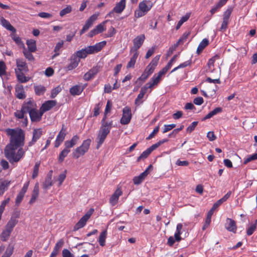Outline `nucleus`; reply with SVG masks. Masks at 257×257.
<instances>
[{"instance_id":"15","label":"nucleus","mask_w":257,"mask_h":257,"mask_svg":"<svg viewBox=\"0 0 257 257\" xmlns=\"http://www.w3.org/2000/svg\"><path fill=\"white\" fill-rule=\"evenodd\" d=\"M52 171H51L47 175L45 181L42 184L43 189L47 190L50 188L53 185V181L52 179Z\"/></svg>"},{"instance_id":"32","label":"nucleus","mask_w":257,"mask_h":257,"mask_svg":"<svg viewBox=\"0 0 257 257\" xmlns=\"http://www.w3.org/2000/svg\"><path fill=\"white\" fill-rule=\"evenodd\" d=\"M28 50L30 52H35L37 50L36 41L33 39L28 40L26 42Z\"/></svg>"},{"instance_id":"18","label":"nucleus","mask_w":257,"mask_h":257,"mask_svg":"<svg viewBox=\"0 0 257 257\" xmlns=\"http://www.w3.org/2000/svg\"><path fill=\"white\" fill-rule=\"evenodd\" d=\"M36 106L35 102L33 101L30 100L24 103L22 108L23 109V111L26 112V113H30L36 108Z\"/></svg>"},{"instance_id":"39","label":"nucleus","mask_w":257,"mask_h":257,"mask_svg":"<svg viewBox=\"0 0 257 257\" xmlns=\"http://www.w3.org/2000/svg\"><path fill=\"white\" fill-rule=\"evenodd\" d=\"M107 236V231L103 230L100 234L98 242L100 246H104L105 245V239Z\"/></svg>"},{"instance_id":"53","label":"nucleus","mask_w":257,"mask_h":257,"mask_svg":"<svg viewBox=\"0 0 257 257\" xmlns=\"http://www.w3.org/2000/svg\"><path fill=\"white\" fill-rule=\"evenodd\" d=\"M40 165V162H37L34 167V170L32 174V178L33 179L37 177L39 172V169Z\"/></svg>"},{"instance_id":"22","label":"nucleus","mask_w":257,"mask_h":257,"mask_svg":"<svg viewBox=\"0 0 257 257\" xmlns=\"http://www.w3.org/2000/svg\"><path fill=\"white\" fill-rule=\"evenodd\" d=\"M126 6V0H120L117 3L114 7V11L117 14H120L125 9Z\"/></svg>"},{"instance_id":"25","label":"nucleus","mask_w":257,"mask_h":257,"mask_svg":"<svg viewBox=\"0 0 257 257\" xmlns=\"http://www.w3.org/2000/svg\"><path fill=\"white\" fill-rule=\"evenodd\" d=\"M148 89L149 88L146 85L141 88L140 93L135 100L136 104L139 105L142 102L141 100L144 97Z\"/></svg>"},{"instance_id":"60","label":"nucleus","mask_w":257,"mask_h":257,"mask_svg":"<svg viewBox=\"0 0 257 257\" xmlns=\"http://www.w3.org/2000/svg\"><path fill=\"white\" fill-rule=\"evenodd\" d=\"M176 126L175 124H165L164 125V127L163 128V133H166L173 128H174Z\"/></svg>"},{"instance_id":"63","label":"nucleus","mask_w":257,"mask_h":257,"mask_svg":"<svg viewBox=\"0 0 257 257\" xmlns=\"http://www.w3.org/2000/svg\"><path fill=\"white\" fill-rule=\"evenodd\" d=\"M231 192L230 191L228 192L222 198L218 200L217 201L220 204H221L224 202L226 201L229 197L230 196Z\"/></svg>"},{"instance_id":"62","label":"nucleus","mask_w":257,"mask_h":257,"mask_svg":"<svg viewBox=\"0 0 257 257\" xmlns=\"http://www.w3.org/2000/svg\"><path fill=\"white\" fill-rule=\"evenodd\" d=\"M63 257H74V255L68 249H64L62 251Z\"/></svg>"},{"instance_id":"38","label":"nucleus","mask_w":257,"mask_h":257,"mask_svg":"<svg viewBox=\"0 0 257 257\" xmlns=\"http://www.w3.org/2000/svg\"><path fill=\"white\" fill-rule=\"evenodd\" d=\"M15 71L19 81L21 83H25L28 81L29 78L24 75L22 72L23 71H18V70H15Z\"/></svg>"},{"instance_id":"8","label":"nucleus","mask_w":257,"mask_h":257,"mask_svg":"<svg viewBox=\"0 0 257 257\" xmlns=\"http://www.w3.org/2000/svg\"><path fill=\"white\" fill-rule=\"evenodd\" d=\"M122 112L120 123L122 124H128L130 122L132 118L131 109L129 107L126 106L123 108Z\"/></svg>"},{"instance_id":"28","label":"nucleus","mask_w":257,"mask_h":257,"mask_svg":"<svg viewBox=\"0 0 257 257\" xmlns=\"http://www.w3.org/2000/svg\"><path fill=\"white\" fill-rule=\"evenodd\" d=\"M79 140V137L77 135L73 136L70 141H67L65 142V147L68 149L72 148L77 144Z\"/></svg>"},{"instance_id":"19","label":"nucleus","mask_w":257,"mask_h":257,"mask_svg":"<svg viewBox=\"0 0 257 257\" xmlns=\"http://www.w3.org/2000/svg\"><path fill=\"white\" fill-rule=\"evenodd\" d=\"M190 35V32H186L183 33L181 37L179 39L178 42L174 44L172 47L170 48L172 51H174L176 49V48L180 44H182L184 43L185 41L187 40L189 36Z\"/></svg>"},{"instance_id":"43","label":"nucleus","mask_w":257,"mask_h":257,"mask_svg":"<svg viewBox=\"0 0 257 257\" xmlns=\"http://www.w3.org/2000/svg\"><path fill=\"white\" fill-rule=\"evenodd\" d=\"M99 16V13L94 14L86 21L85 24L91 27L93 23L97 19Z\"/></svg>"},{"instance_id":"58","label":"nucleus","mask_w":257,"mask_h":257,"mask_svg":"<svg viewBox=\"0 0 257 257\" xmlns=\"http://www.w3.org/2000/svg\"><path fill=\"white\" fill-rule=\"evenodd\" d=\"M25 114H26V112H24L22 108L21 110H17L15 112V116L18 118H24Z\"/></svg>"},{"instance_id":"54","label":"nucleus","mask_w":257,"mask_h":257,"mask_svg":"<svg viewBox=\"0 0 257 257\" xmlns=\"http://www.w3.org/2000/svg\"><path fill=\"white\" fill-rule=\"evenodd\" d=\"M256 228V223L250 225L246 230V233L248 235H251Z\"/></svg>"},{"instance_id":"13","label":"nucleus","mask_w":257,"mask_h":257,"mask_svg":"<svg viewBox=\"0 0 257 257\" xmlns=\"http://www.w3.org/2000/svg\"><path fill=\"white\" fill-rule=\"evenodd\" d=\"M28 186H29V183L27 182V183H25L24 185V186H23L22 189H21V190L20 191V192L18 194V195L16 197V201H15L16 204L17 206L19 205V204L22 202V201L24 198V196L26 192L27 191Z\"/></svg>"},{"instance_id":"49","label":"nucleus","mask_w":257,"mask_h":257,"mask_svg":"<svg viewBox=\"0 0 257 257\" xmlns=\"http://www.w3.org/2000/svg\"><path fill=\"white\" fill-rule=\"evenodd\" d=\"M31 53L32 52L27 50L24 47L23 54L26 58L29 61H34L35 59Z\"/></svg>"},{"instance_id":"51","label":"nucleus","mask_w":257,"mask_h":257,"mask_svg":"<svg viewBox=\"0 0 257 257\" xmlns=\"http://www.w3.org/2000/svg\"><path fill=\"white\" fill-rule=\"evenodd\" d=\"M150 151L147 149L146 151H144L141 155L139 156V157L138 158L137 161H140L141 160H144L145 159L147 158L148 156L151 154Z\"/></svg>"},{"instance_id":"36","label":"nucleus","mask_w":257,"mask_h":257,"mask_svg":"<svg viewBox=\"0 0 257 257\" xmlns=\"http://www.w3.org/2000/svg\"><path fill=\"white\" fill-rule=\"evenodd\" d=\"M12 232V231L5 227V229L0 235L1 239L4 241H7L10 236Z\"/></svg>"},{"instance_id":"30","label":"nucleus","mask_w":257,"mask_h":257,"mask_svg":"<svg viewBox=\"0 0 257 257\" xmlns=\"http://www.w3.org/2000/svg\"><path fill=\"white\" fill-rule=\"evenodd\" d=\"M79 61V59L75 56L72 57L70 59V63L67 66V70H72V69L75 68L78 66Z\"/></svg>"},{"instance_id":"29","label":"nucleus","mask_w":257,"mask_h":257,"mask_svg":"<svg viewBox=\"0 0 257 257\" xmlns=\"http://www.w3.org/2000/svg\"><path fill=\"white\" fill-rule=\"evenodd\" d=\"M16 95L19 99L25 97V92L23 85L18 84L16 86Z\"/></svg>"},{"instance_id":"7","label":"nucleus","mask_w":257,"mask_h":257,"mask_svg":"<svg viewBox=\"0 0 257 257\" xmlns=\"http://www.w3.org/2000/svg\"><path fill=\"white\" fill-rule=\"evenodd\" d=\"M163 76H164V75L159 72L158 74H155L150 79V81L145 85L149 89H152L154 87L158 85L161 81V78Z\"/></svg>"},{"instance_id":"61","label":"nucleus","mask_w":257,"mask_h":257,"mask_svg":"<svg viewBox=\"0 0 257 257\" xmlns=\"http://www.w3.org/2000/svg\"><path fill=\"white\" fill-rule=\"evenodd\" d=\"M6 66L4 62L0 61V76H2L6 73Z\"/></svg>"},{"instance_id":"27","label":"nucleus","mask_w":257,"mask_h":257,"mask_svg":"<svg viewBox=\"0 0 257 257\" xmlns=\"http://www.w3.org/2000/svg\"><path fill=\"white\" fill-rule=\"evenodd\" d=\"M98 72V69L97 68H93L84 75L83 78L85 80H89L94 77Z\"/></svg>"},{"instance_id":"47","label":"nucleus","mask_w":257,"mask_h":257,"mask_svg":"<svg viewBox=\"0 0 257 257\" xmlns=\"http://www.w3.org/2000/svg\"><path fill=\"white\" fill-rule=\"evenodd\" d=\"M107 22V20L105 21L100 23V24L98 25L97 26H96V27L94 29L96 31V33L99 34L105 30V25Z\"/></svg>"},{"instance_id":"16","label":"nucleus","mask_w":257,"mask_h":257,"mask_svg":"<svg viewBox=\"0 0 257 257\" xmlns=\"http://www.w3.org/2000/svg\"><path fill=\"white\" fill-rule=\"evenodd\" d=\"M122 193L120 188H118L111 196L109 200L110 203L113 206L115 205L117 203L118 198Z\"/></svg>"},{"instance_id":"31","label":"nucleus","mask_w":257,"mask_h":257,"mask_svg":"<svg viewBox=\"0 0 257 257\" xmlns=\"http://www.w3.org/2000/svg\"><path fill=\"white\" fill-rule=\"evenodd\" d=\"M131 53L133 54V55L131 58L130 61L127 64L126 68L127 69L135 67L137 59L139 56V52H131Z\"/></svg>"},{"instance_id":"1","label":"nucleus","mask_w":257,"mask_h":257,"mask_svg":"<svg viewBox=\"0 0 257 257\" xmlns=\"http://www.w3.org/2000/svg\"><path fill=\"white\" fill-rule=\"evenodd\" d=\"M6 131L11 138L10 143L5 149V156L11 163L17 162L23 158L25 153V151L21 148L24 145V133L19 128H8Z\"/></svg>"},{"instance_id":"12","label":"nucleus","mask_w":257,"mask_h":257,"mask_svg":"<svg viewBox=\"0 0 257 257\" xmlns=\"http://www.w3.org/2000/svg\"><path fill=\"white\" fill-rule=\"evenodd\" d=\"M66 129L64 128V126H63L61 130L60 131V132L59 133L58 135L57 136L55 142V147L58 148L60 146V145L63 142L66 135Z\"/></svg>"},{"instance_id":"46","label":"nucleus","mask_w":257,"mask_h":257,"mask_svg":"<svg viewBox=\"0 0 257 257\" xmlns=\"http://www.w3.org/2000/svg\"><path fill=\"white\" fill-rule=\"evenodd\" d=\"M70 152V150L65 147L64 149L60 153L58 160L60 162H62L64 158L67 156L68 153Z\"/></svg>"},{"instance_id":"24","label":"nucleus","mask_w":257,"mask_h":257,"mask_svg":"<svg viewBox=\"0 0 257 257\" xmlns=\"http://www.w3.org/2000/svg\"><path fill=\"white\" fill-rule=\"evenodd\" d=\"M67 171L65 170L57 177L54 178L55 182L57 183V186L60 187L66 178Z\"/></svg>"},{"instance_id":"10","label":"nucleus","mask_w":257,"mask_h":257,"mask_svg":"<svg viewBox=\"0 0 257 257\" xmlns=\"http://www.w3.org/2000/svg\"><path fill=\"white\" fill-rule=\"evenodd\" d=\"M106 44V41H103L96 43L94 45L88 46L87 47V51L89 54L97 53L105 46Z\"/></svg>"},{"instance_id":"14","label":"nucleus","mask_w":257,"mask_h":257,"mask_svg":"<svg viewBox=\"0 0 257 257\" xmlns=\"http://www.w3.org/2000/svg\"><path fill=\"white\" fill-rule=\"evenodd\" d=\"M43 114V112L41 111V109L38 111L36 108L29 113L31 120L36 122L39 121L41 119Z\"/></svg>"},{"instance_id":"55","label":"nucleus","mask_w":257,"mask_h":257,"mask_svg":"<svg viewBox=\"0 0 257 257\" xmlns=\"http://www.w3.org/2000/svg\"><path fill=\"white\" fill-rule=\"evenodd\" d=\"M221 204L218 203V201L216 202L213 205L212 207L211 208V209L208 211L207 213V214L211 216L213 215L214 212L215 210Z\"/></svg>"},{"instance_id":"34","label":"nucleus","mask_w":257,"mask_h":257,"mask_svg":"<svg viewBox=\"0 0 257 257\" xmlns=\"http://www.w3.org/2000/svg\"><path fill=\"white\" fill-rule=\"evenodd\" d=\"M10 181L6 180H0V195L3 194L5 191L9 187Z\"/></svg>"},{"instance_id":"64","label":"nucleus","mask_w":257,"mask_h":257,"mask_svg":"<svg viewBox=\"0 0 257 257\" xmlns=\"http://www.w3.org/2000/svg\"><path fill=\"white\" fill-rule=\"evenodd\" d=\"M116 33V30L115 29L112 27H111L110 29L108 30L107 33L105 35V37H111L114 35V34Z\"/></svg>"},{"instance_id":"5","label":"nucleus","mask_w":257,"mask_h":257,"mask_svg":"<svg viewBox=\"0 0 257 257\" xmlns=\"http://www.w3.org/2000/svg\"><path fill=\"white\" fill-rule=\"evenodd\" d=\"M93 211L94 209L93 208L90 209L75 224V225L74 227L73 230L76 231L84 227L85 225L87 220L89 219L91 215L92 214Z\"/></svg>"},{"instance_id":"3","label":"nucleus","mask_w":257,"mask_h":257,"mask_svg":"<svg viewBox=\"0 0 257 257\" xmlns=\"http://www.w3.org/2000/svg\"><path fill=\"white\" fill-rule=\"evenodd\" d=\"M111 128V126H108L107 123L101 125L96 138L97 149L99 148L104 142L107 135L109 133Z\"/></svg>"},{"instance_id":"52","label":"nucleus","mask_w":257,"mask_h":257,"mask_svg":"<svg viewBox=\"0 0 257 257\" xmlns=\"http://www.w3.org/2000/svg\"><path fill=\"white\" fill-rule=\"evenodd\" d=\"M257 160V153L247 156L244 160V164H246L249 162Z\"/></svg>"},{"instance_id":"9","label":"nucleus","mask_w":257,"mask_h":257,"mask_svg":"<svg viewBox=\"0 0 257 257\" xmlns=\"http://www.w3.org/2000/svg\"><path fill=\"white\" fill-rule=\"evenodd\" d=\"M152 168L153 167L152 165H149L144 172L142 173L139 176L134 177L133 179L134 183L135 185H139L141 184L152 171Z\"/></svg>"},{"instance_id":"35","label":"nucleus","mask_w":257,"mask_h":257,"mask_svg":"<svg viewBox=\"0 0 257 257\" xmlns=\"http://www.w3.org/2000/svg\"><path fill=\"white\" fill-rule=\"evenodd\" d=\"M183 228V225L181 223H179L177 225L176 231L174 234V237L177 241H179L181 240L180 235L182 234V229Z\"/></svg>"},{"instance_id":"21","label":"nucleus","mask_w":257,"mask_h":257,"mask_svg":"<svg viewBox=\"0 0 257 257\" xmlns=\"http://www.w3.org/2000/svg\"><path fill=\"white\" fill-rule=\"evenodd\" d=\"M39 183L37 182L35 184V186L34 187L33 192L32 194V197L31 198L29 201V203L32 204H33L37 199L38 196H39Z\"/></svg>"},{"instance_id":"44","label":"nucleus","mask_w":257,"mask_h":257,"mask_svg":"<svg viewBox=\"0 0 257 257\" xmlns=\"http://www.w3.org/2000/svg\"><path fill=\"white\" fill-rule=\"evenodd\" d=\"M89 54L88 52L87 51V47L85 49H81L79 51H78L76 52V56L77 58H84L86 57L87 55Z\"/></svg>"},{"instance_id":"56","label":"nucleus","mask_w":257,"mask_h":257,"mask_svg":"<svg viewBox=\"0 0 257 257\" xmlns=\"http://www.w3.org/2000/svg\"><path fill=\"white\" fill-rule=\"evenodd\" d=\"M217 58H218V56H215L209 60L208 62V67L210 71H212V67L214 66V62H215V60Z\"/></svg>"},{"instance_id":"59","label":"nucleus","mask_w":257,"mask_h":257,"mask_svg":"<svg viewBox=\"0 0 257 257\" xmlns=\"http://www.w3.org/2000/svg\"><path fill=\"white\" fill-rule=\"evenodd\" d=\"M61 91V88L60 86H57L54 88L51 92V97L54 98L56 95Z\"/></svg>"},{"instance_id":"11","label":"nucleus","mask_w":257,"mask_h":257,"mask_svg":"<svg viewBox=\"0 0 257 257\" xmlns=\"http://www.w3.org/2000/svg\"><path fill=\"white\" fill-rule=\"evenodd\" d=\"M160 55H157L153 58L151 63L147 66L145 71L151 75L152 74L158 65Z\"/></svg>"},{"instance_id":"6","label":"nucleus","mask_w":257,"mask_h":257,"mask_svg":"<svg viewBox=\"0 0 257 257\" xmlns=\"http://www.w3.org/2000/svg\"><path fill=\"white\" fill-rule=\"evenodd\" d=\"M145 39V36L144 34L136 37L133 40L134 45L131 48L130 52H139L138 50L143 45Z\"/></svg>"},{"instance_id":"45","label":"nucleus","mask_w":257,"mask_h":257,"mask_svg":"<svg viewBox=\"0 0 257 257\" xmlns=\"http://www.w3.org/2000/svg\"><path fill=\"white\" fill-rule=\"evenodd\" d=\"M18 221L15 218H11L5 227L13 231L14 227L17 224Z\"/></svg>"},{"instance_id":"57","label":"nucleus","mask_w":257,"mask_h":257,"mask_svg":"<svg viewBox=\"0 0 257 257\" xmlns=\"http://www.w3.org/2000/svg\"><path fill=\"white\" fill-rule=\"evenodd\" d=\"M150 75V74L144 71L141 76L137 80L136 83H138L140 81H142V82H144Z\"/></svg>"},{"instance_id":"50","label":"nucleus","mask_w":257,"mask_h":257,"mask_svg":"<svg viewBox=\"0 0 257 257\" xmlns=\"http://www.w3.org/2000/svg\"><path fill=\"white\" fill-rule=\"evenodd\" d=\"M36 93L38 95H42L45 92V87L42 85H38L35 87Z\"/></svg>"},{"instance_id":"48","label":"nucleus","mask_w":257,"mask_h":257,"mask_svg":"<svg viewBox=\"0 0 257 257\" xmlns=\"http://www.w3.org/2000/svg\"><path fill=\"white\" fill-rule=\"evenodd\" d=\"M14 247L13 245H9L5 251V253L2 257H10L14 251Z\"/></svg>"},{"instance_id":"23","label":"nucleus","mask_w":257,"mask_h":257,"mask_svg":"<svg viewBox=\"0 0 257 257\" xmlns=\"http://www.w3.org/2000/svg\"><path fill=\"white\" fill-rule=\"evenodd\" d=\"M225 227L228 231L235 232L236 230L235 222L232 219L227 218Z\"/></svg>"},{"instance_id":"26","label":"nucleus","mask_w":257,"mask_h":257,"mask_svg":"<svg viewBox=\"0 0 257 257\" xmlns=\"http://www.w3.org/2000/svg\"><path fill=\"white\" fill-rule=\"evenodd\" d=\"M17 69L18 71H27V64L25 61L22 59H18L16 60Z\"/></svg>"},{"instance_id":"20","label":"nucleus","mask_w":257,"mask_h":257,"mask_svg":"<svg viewBox=\"0 0 257 257\" xmlns=\"http://www.w3.org/2000/svg\"><path fill=\"white\" fill-rule=\"evenodd\" d=\"M0 23L3 27L7 30L15 33L16 30L15 28L11 25L10 23L3 17H0Z\"/></svg>"},{"instance_id":"17","label":"nucleus","mask_w":257,"mask_h":257,"mask_svg":"<svg viewBox=\"0 0 257 257\" xmlns=\"http://www.w3.org/2000/svg\"><path fill=\"white\" fill-rule=\"evenodd\" d=\"M56 104V102L55 100H48L44 103L42 106L41 107V111L43 112V113L49 110L53 107L55 106Z\"/></svg>"},{"instance_id":"40","label":"nucleus","mask_w":257,"mask_h":257,"mask_svg":"<svg viewBox=\"0 0 257 257\" xmlns=\"http://www.w3.org/2000/svg\"><path fill=\"white\" fill-rule=\"evenodd\" d=\"M82 91L83 88L79 85L74 86L70 89V92L73 95H79Z\"/></svg>"},{"instance_id":"4","label":"nucleus","mask_w":257,"mask_h":257,"mask_svg":"<svg viewBox=\"0 0 257 257\" xmlns=\"http://www.w3.org/2000/svg\"><path fill=\"white\" fill-rule=\"evenodd\" d=\"M90 139L84 140L80 147L74 150L72 153L73 157L78 159L87 152L90 147Z\"/></svg>"},{"instance_id":"37","label":"nucleus","mask_w":257,"mask_h":257,"mask_svg":"<svg viewBox=\"0 0 257 257\" xmlns=\"http://www.w3.org/2000/svg\"><path fill=\"white\" fill-rule=\"evenodd\" d=\"M191 15L190 13H186L184 16H183L179 21L178 22V24L176 27V30H178L181 26L183 25V24L188 20Z\"/></svg>"},{"instance_id":"41","label":"nucleus","mask_w":257,"mask_h":257,"mask_svg":"<svg viewBox=\"0 0 257 257\" xmlns=\"http://www.w3.org/2000/svg\"><path fill=\"white\" fill-rule=\"evenodd\" d=\"M209 44V41L207 39H204L200 43L197 50V52L199 54Z\"/></svg>"},{"instance_id":"2","label":"nucleus","mask_w":257,"mask_h":257,"mask_svg":"<svg viewBox=\"0 0 257 257\" xmlns=\"http://www.w3.org/2000/svg\"><path fill=\"white\" fill-rule=\"evenodd\" d=\"M152 3L149 1L140 3L138 9L135 12V17L139 18L145 16L152 8Z\"/></svg>"},{"instance_id":"42","label":"nucleus","mask_w":257,"mask_h":257,"mask_svg":"<svg viewBox=\"0 0 257 257\" xmlns=\"http://www.w3.org/2000/svg\"><path fill=\"white\" fill-rule=\"evenodd\" d=\"M72 11V8L70 5H67L65 8L62 9L59 13L60 17H63L64 16L70 14Z\"/></svg>"},{"instance_id":"33","label":"nucleus","mask_w":257,"mask_h":257,"mask_svg":"<svg viewBox=\"0 0 257 257\" xmlns=\"http://www.w3.org/2000/svg\"><path fill=\"white\" fill-rule=\"evenodd\" d=\"M42 134V131L41 128L35 129L33 131V137L31 142L30 143V145H32L39 139Z\"/></svg>"}]
</instances>
